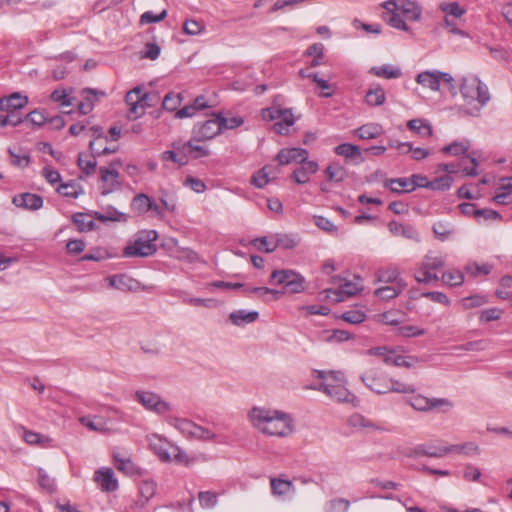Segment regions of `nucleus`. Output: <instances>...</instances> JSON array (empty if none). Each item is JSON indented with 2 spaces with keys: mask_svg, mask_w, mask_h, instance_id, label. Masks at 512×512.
<instances>
[{
  "mask_svg": "<svg viewBox=\"0 0 512 512\" xmlns=\"http://www.w3.org/2000/svg\"><path fill=\"white\" fill-rule=\"evenodd\" d=\"M247 418L254 429L266 436L285 438L295 430L292 415L282 410L253 406Z\"/></svg>",
  "mask_w": 512,
  "mask_h": 512,
  "instance_id": "obj_1",
  "label": "nucleus"
},
{
  "mask_svg": "<svg viewBox=\"0 0 512 512\" xmlns=\"http://www.w3.org/2000/svg\"><path fill=\"white\" fill-rule=\"evenodd\" d=\"M382 19L391 28L411 33L410 23L423 18V6L417 0H386L381 4Z\"/></svg>",
  "mask_w": 512,
  "mask_h": 512,
  "instance_id": "obj_2",
  "label": "nucleus"
},
{
  "mask_svg": "<svg viewBox=\"0 0 512 512\" xmlns=\"http://www.w3.org/2000/svg\"><path fill=\"white\" fill-rule=\"evenodd\" d=\"M312 376L322 380L318 385L307 386V389L323 392L337 402H352L355 396L346 388V379L342 371L313 370Z\"/></svg>",
  "mask_w": 512,
  "mask_h": 512,
  "instance_id": "obj_3",
  "label": "nucleus"
},
{
  "mask_svg": "<svg viewBox=\"0 0 512 512\" xmlns=\"http://www.w3.org/2000/svg\"><path fill=\"white\" fill-rule=\"evenodd\" d=\"M459 90L467 104H472L475 101L478 103V106L467 110L466 113L473 117H479L482 108L491 99L488 86L477 75H469L461 78Z\"/></svg>",
  "mask_w": 512,
  "mask_h": 512,
  "instance_id": "obj_4",
  "label": "nucleus"
},
{
  "mask_svg": "<svg viewBox=\"0 0 512 512\" xmlns=\"http://www.w3.org/2000/svg\"><path fill=\"white\" fill-rule=\"evenodd\" d=\"M330 283L333 287L323 290L320 295L335 303L345 301L347 298L355 296L364 288L363 279L359 275H353L352 278L338 275L332 276Z\"/></svg>",
  "mask_w": 512,
  "mask_h": 512,
  "instance_id": "obj_5",
  "label": "nucleus"
},
{
  "mask_svg": "<svg viewBox=\"0 0 512 512\" xmlns=\"http://www.w3.org/2000/svg\"><path fill=\"white\" fill-rule=\"evenodd\" d=\"M158 234L155 230H142L135 234L123 249L124 257H149L157 251Z\"/></svg>",
  "mask_w": 512,
  "mask_h": 512,
  "instance_id": "obj_6",
  "label": "nucleus"
},
{
  "mask_svg": "<svg viewBox=\"0 0 512 512\" xmlns=\"http://www.w3.org/2000/svg\"><path fill=\"white\" fill-rule=\"evenodd\" d=\"M445 265V257L433 251H429L423 258L420 267L415 272V279L419 283L437 282L438 270Z\"/></svg>",
  "mask_w": 512,
  "mask_h": 512,
  "instance_id": "obj_7",
  "label": "nucleus"
},
{
  "mask_svg": "<svg viewBox=\"0 0 512 512\" xmlns=\"http://www.w3.org/2000/svg\"><path fill=\"white\" fill-rule=\"evenodd\" d=\"M407 404L419 412L437 411L447 413L453 409L454 404L448 398H428L422 394H416L407 399Z\"/></svg>",
  "mask_w": 512,
  "mask_h": 512,
  "instance_id": "obj_8",
  "label": "nucleus"
},
{
  "mask_svg": "<svg viewBox=\"0 0 512 512\" xmlns=\"http://www.w3.org/2000/svg\"><path fill=\"white\" fill-rule=\"evenodd\" d=\"M415 81L422 87L430 89L433 92L440 90L441 82L447 84L451 90L456 89L453 76L439 70L422 71L416 75Z\"/></svg>",
  "mask_w": 512,
  "mask_h": 512,
  "instance_id": "obj_9",
  "label": "nucleus"
},
{
  "mask_svg": "<svg viewBox=\"0 0 512 512\" xmlns=\"http://www.w3.org/2000/svg\"><path fill=\"white\" fill-rule=\"evenodd\" d=\"M134 399L146 410L160 416L172 411L171 404L163 400L159 394L152 391L137 390L134 394Z\"/></svg>",
  "mask_w": 512,
  "mask_h": 512,
  "instance_id": "obj_10",
  "label": "nucleus"
},
{
  "mask_svg": "<svg viewBox=\"0 0 512 512\" xmlns=\"http://www.w3.org/2000/svg\"><path fill=\"white\" fill-rule=\"evenodd\" d=\"M221 133L219 119L215 116L203 122H197L192 130L195 141H206L215 138Z\"/></svg>",
  "mask_w": 512,
  "mask_h": 512,
  "instance_id": "obj_11",
  "label": "nucleus"
},
{
  "mask_svg": "<svg viewBox=\"0 0 512 512\" xmlns=\"http://www.w3.org/2000/svg\"><path fill=\"white\" fill-rule=\"evenodd\" d=\"M132 210L138 215L151 213L152 216L162 219L164 214L161 207L156 204L148 195L139 193L135 195L131 202Z\"/></svg>",
  "mask_w": 512,
  "mask_h": 512,
  "instance_id": "obj_12",
  "label": "nucleus"
},
{
  "mask_svg": "<svg viewBox=\"0 0 512 512\" xmlns=\"http://www.w3.org/2000/svg\"><path fill=\"white\" fill-rule=\"evenodd\" d=\"M120 160L113 161L108 167L101 166L99 168L100 179L103 182L102 194L107 195L120 187L119 172L115 169V165H120Z\"/></svg>",
  "mask_w": 512,
  "mask_h": 512,
  "instance_id": "obj_13",
  "label": "nucleus"
},
{
  "mask_svg": "<svg viewBox=\"0 0 512 512\" xmlns=\"http://www.w3.org/2000/svg\"><path fill=\"white\" fill-rule=\"evenodd\" d=\"M362 382L371 391L377 394H385L389 392V379L382 373L371 370L361 376Z\"/></svg>",
  "mask_w": 512,
  "mask_h": 512,
  "instance_id": "obj_14",
  "label": "nucleus"
},
{
  "mask_svg": "<svg viewBox=\"0 0 512 512\" xmlns=\"http://www.w3.org/2000/svg\"><path fill=\"white\" fill-rule=\"evenodd\" d=\"M477 166H478L477 160L475 158L471 157L468 159H466V158L462 159L460 161V163H458V164H455V163L439 164L437 169L439 171L447 172L448 173L447 175L457 173L458 171L461 170L467 176H475L477 174Z\"/></svg>",
  "mask_w": 512,
  "mask_h": 512,
  "instance_id": "obj_15",
  "label": "nucleus"
},
{
  "mask_svg": "<svg viewBox=\"0 0 512 512\" xmlns=\"http://www.w3.org/2000/svg\"><path fill=\"white\" fill-rule=\"evenodd\" d=\"M147 441L150 449L156 454L159 459L163 462L171 461L172 443L167 441L164 437L159 434H151L147 436Z\"/></svg>",
  "mask_w": 512,
  "mask_h": 512,
  "instance_id": "obj_16",
  "label": "nucleus"
},
{
  "mask_svg": "<svg viewBox=\"0 0 512 512\" xmlns=\"http://www.w3.org/2000/svg\"><path fill=\"white\" fill-rule=\"evenodd\" d=\"M108 286L113 289H117L123 292L126 291H138L141 288V283L130 277L127 274H115L106 278Z\"/></svg>",
  "mask_w": 512,
  "mask_h": 512,
  "instance_id": "obj_17",
  "label": "nucleus"
},
{
  "mask_svg": "<svg viewBox=\"0 0 512 512\" xmlns=\"http://www.w3.org/2000/svg\"><path fill=\"white\" fill-rule=\"evenodd\" d=\"M271 493L276 498H285L295 494L296 488L292 481L284 475L270 478Z\"/></svg>",
  "mask_w": 512,
  "mask_h": 512,
  "instance_id": "obj_18",
  "label": "nucleus"
},
{
  "mask_svg": "<svg viewBox=\"0 0 512 512\" xmlns=\"http://www.w3.org/2000/svg\"><path fill=\"white\" fill-rule=\"evenodd\" d=\"M94 481L104 492H114L118 489V480L111 468H101L95 471Z\"/></svg>",
  "mask_w": 512,
  "mask_h": 512,
  "instance_id": "obj_19",
  "label": "nucleus"
},
{
  "mask_svg": "<svg viewBox=\"0 0 512 512\" xmlns=\"http://www.w3.org/2000/svg\"><path fill=\"white\" fill-rule=\"evenodd\" d=\"M12 203L25 210L37 211L43 206V198L34 193H21L12 198Z\"/></svg>",
  "mask_w": 512,
  "mask_h": 512,
  "instance_id": "obj_20",
  "label": "nucleus"
},
{
  "mask_svg": "<svg viewBox=\"0 0 512 512\" xmlns=\"http://www.w3.org/2000/svg\"><path fill=\"white\" fill-rule=\"evenodd\" d=\"M261 116L264 120L274 121L279 120L286 123L290 127L294 125L295 118L292 109L281 108V107H269L265 108L261 112Z\"/></svg>",
  "mask_w": 512,
  "mask_h": 512,
  "instance_id": "obj_21",
  "label": "nucleus"
},
{
  "mask_svg": "<svg viewBox=\"0 0 512 512\" xmlns=\"http://www.w3.org/2000/svg\"><path fill=\"white\" fill-rule=\"evenodd\" d=\"M81 95L82 100L78 104V111L82 115H87L93 110L99 97L105 96V92L92 88H85L82 90Z\"/></svg>",
  "mask_w": 512,
  "mask_h": 512,
  "instance_id": "obj_22",
  "label": "nucleus"
},
{
  "mask_svg": "<svg viewBox=\"0 0 512 512\" xmlns=\"http://www.w3.org/2000/svg\"><path fill=\"white\" fill-rule=\"evenodd\" d=\"M308 156L309 153L304 148H286L278 152L277 160L281 165H286L292 162H305L308 159Z\"/></svg>",
  "mask_w": 512,
  "mask_h": 512,
  "instance_id": "obj_23",
  "label": "nucleus"
},
{
  "mask_svg": "<svg viewBox=\"0 0 512 512\" xmlns=\"http://www.w3.org/2000/svg\"><path fill=\"white\" fill-rule=\"evenodd\" d=\"M173 148L185 154L187 161L189 158L198 159L209 155V150L205 146L196 145L192 141L173 143Z\"/></svg>",
  "mask_w": 512,
  "mask_h": 512,
  "instance_id": "obj_24",
  "label": "nucleus"
},
{
  "mask_svg": "<svg viewBox=\"0 0 512 512\" xmlns=\"http://www.w3.org/2000/svg\"><path fill=\"white\" fill-rule=\"evenodd\" d=\"M392 325L391 331L399 337H418L425 333V329L412 324L411 322H389Z\"/></svg>",
  "mask_w": 512,
  "mask_h": 512,
  "instance_id": "obj_25",
  "label": "nucleus"
},
{
  "mask_svg": "<svg viewBox=\"0 0 512 512\" xmlns=\"http://www.w3.org/2000/svg\"><path fill=\"white\" fill-rule=\"evenodd\" d=\"M28 104V97L19 92H14L8 97L0 99V110L6 112H14L20 110Z\"/></svg>",
  "mask_w": 512,
  "mask_h": 512,
  "instance_id": "obj_26",
  "label": "nucleus"
},
{
  "mask_svg": "<svg viewBox=\"0 0 512 512\" xmlns=\"http://www.w3.org/2000/svg\"><path fill=\"white\" fill-rule=\"evenodd\" d=\"M389 231L396 236H403L407 239L419 242L420 235L417 229L410 224H402L397 221H390L388 223Z\"/></svg>",
  "mask_w": 512,
  "mask_h": 512,
  "instance_id": "obj_27",
  "label": "nucleus"
},
{
  "mask_svg": "<svg viewBox=\"0 0 512 512\" xmlns=\"http://www.w3.org/2000/svg\"><path fill=\"white\" fill-rule=\"evenodd\" d=\"M300 163L302 166L293 172L292 178L298 184H305L309 181V176L318 171L319 166L316 161H308V159L305 162Z\"/></svg>",
  "mask_w": 512,
  "mask_h": 512,
  "instance_id": "obj_28",
  "label": "nucleus"
},
{
  "mask_svg": "<svg viewBox=\"0 0 512 512\" xmlns=\"http://www.w3.org/2000/svg\"><path fill=\"white\" fill-rule=\"evenodd\" d=\"M386 93L378 83L370 85L365 95V103L370 107H378L385 103Z\"/></svg>",
  "mask_w": 512,
  "mask_h": 512,
  "instance_id": "obj_29",
  "label": "nucleus"
},
{
  "mask_svg": "<svg viewBox=\"0 0 512 512\" xmlns=\"http://www.w3.org/2000/svg\"><path fill=\"white\" fill-rule=\"evenodd\" d=\"M369 73L384 79H397L402 76L401 68L392 64L373 66L369 69Z\"/></svg>",
  "mask_w": 512,
  "mask_h": 512,
  "instance_id": "obj_30",
  "label": "nucleus"
},
{
  "mask_svg": "<svg viewBox=\"0 0 512 512\" xmlns=\"http://www.w3.org/2000/svg\"><path fill=\"white\" fill-rule=\"evenodd\" d=\"M407 288L406 282H397L394 285H386L379 287L375 290L374 294L376 297L382 300H390L397 297L400 293H402Z\"/></svg>",
  "mask_w": 512,
  "mask_h": 512,
  "instance_id": "obj_31",
  "label": "nucleus"
},
{
  "mask_svg": "<svg viewBox=\"0 0 512 512\" xmlns=\"http://www.w3.org/2000/svg\"><path fill=\"white\" fill-rule=\"evenodd\" d=\"M383 133V127L378 123H367L353 131V134L362 140L375 139Z\"/></svg>",
  "mask_w": 512,
  "mask_h": 512,
  "instance_id": "obj_32",
  "label": "nucleus"
},
{
  "mask_svg": "<svg viewBox=\"0 0 512 512\" xmlns=\"http://www.w3.org/2000/svg\"><path fill=\"white\" fill-rule=\"evenodd\" d=\"M384 187L389 188L393 193H398V194L413 192V185L411 183V177L386 179L384 182Z\"/></svg>",
  "mask_w": 512,
  "mask_h": 512,
  "instance_id": "obj_33",
  "label": "nucleus"
},
{
  "mask_svg": "<svg viewBox=\"0 0 512 512\" xmlns=\"http://www.w3.org/2000/svg\"><path fill=\"white\" fill-rule=\"evenodd\" d=\"M335 154L339 156H343L346 159L355 160L357 163L362 161V153L359 146L350 144V143H342L337 145L334 148Z\"/></svg>",
  "mask_w": 512,
  "mask_h": 512,
  "instance_id": "obj_34",
  "label": "nucleus"
},
{
  "mask_svg": "<svg viewBox=\"0 0 512 512\" xmlns=\"http://www.w3.org/2000/svg\"><path fill=\"white\" fill-rule=\"evenodd\" d=\"M95 218L100 222H124L127 220L125 213L120 212L112 206H108L101 212H95Z\"/></svg>",
  "mask_w": 512,
  "mask_h": 512,
  "instance_id": "obj_35",
  "label": "nucleus"
},
{
  "mask_svg": "<svg viewBox=\"0 0 512 512\" xmlns=\"http://www.w3.org/2000/svg\"><path fill=\"white\" fill-rule=\"evenodd\" d=\"M432 230L435 237L441 242L450 240L455 231L453 224L447 221L435 222Z\"/></svg>",
  "mask_w": 512,
  "mask_h": 512,
  "instance_id": "obj_36",
  "label": "nucleus"
},
{
  "mask_svg": "<svg viewBox=\"0 0 512 512\" xmlns=\"http://www.w3.org/2000/svg\"><path fill=\"white\" fill-rule=\"evenodd\" d=\"M448 454H464L466 456L479 455L480 448L477 443L469 441L462 444L449 445Z\"/></svg>",
  "mask_w": 512,
  "mask_h": 512,
  "instance_id": "obj_37",
  "label": "nucleus"
},
{
  "mask_svg": "<svg viewBox=\"0 0 512 512\" xmlns=\"http://www.w3.org/2000/svg\"><path fill=\"white\" fill-rule=\"evenodd\" d=\"M416 454L432 458H442L448 454V446H437L434 444L420 445L416 448Z\"/></svg>",
  "mask_w": 512,
  "mask_h": 512,
  "instance_id": "obj_38",
  "label": "nucleus"
},
{
  "mask_svg": "<svg viewBox=\"0 0 512 512\" xmlns=\"http://www.w3.org/2000/svg\"><path fill=\"white\" fill-rule=\"evenodd\" d=\"M378 282L385 283L387 285H394L397 282H405L400 276L397 268H385L377 271Z\"/></svg>",
  "mask_w": 512,
  "mask_h": 512,
  "instance_id": "obj_39",
  "label": "nucleus"
},
{
  "mask_svg": "<svg viewBox=\"0 0 512 512\" xmlns=\"http://www.w3.org/2000/svg\"><path fill=\"white\" fill-rule=\"evenodd\" d=\"M212 116H215L219 119L221 132L223 130H232L238 128L243 125L244 119L241 116H233L227 118L224 116L223 112H213Z\"/></svg>",
  "mask_w": 512,
  "mask_h": 512,
  "instance_id": "obj_40",
  "label": "nucleus"
},
{
  "mask_svg": "<svg viewBox=\"0 0 512 512\" xmlns=\"http://www.w3.org/2000/svg\"><path fill=\"white\" fill-rule=\"evenodd\" d=\"M409 130L415 132L422 137H430L433 133L432 127L427 120L424 119H412L407 122Z\"/></svg>",
  "mask_w": 512,
  "mask_h": 512,
  "instance_id": "obj_41",
  "label": "nucleus"
},
{
  "mask_svg": "<svg viewBox=\"0 0 512 512\" xmlns=\"http://www.w3.org/2000/svg\"><path fill=\"white\" fill-rule=\"evenodd\" d=\"M353 334L347 330L335 329L326 330L322 334V339L329 343H342L351 339Z\"/></svg>",
  "mask_w": 512,
  "mask_h": 512,
  "instance_id": "obj_42",
  "label": "nucleus"
},
{
  "mask_svg": "<svg viewBox=\"0 0 512 512\" xmlns=\"http://www.w3.org/2000/svg\"><path fill=\"white\" fill-rule=\"evenodd\" d=\"M114 465L117 470L125 473L126 475L133 476L139 474V468L129 458H122L119 455H114Z\"/></svg>",
  "mask_w": 512,
  "mask_h": 512,
  "instance_id": "obj_43",
  "label": "nucleus"
},
{
  "mask_svg": "<svg viewBox=\"0 0 512 512\" xmlns=\"http://www.w3.org/2000/svg\"><path fill=\"white\" fill-rule=\"evenodd\" d=\"M271 166H264L253 174L250 183L256 188H263L271 181Z\"/></svg>",
  "mask_w": 512,
  "mask_h": 512,
  "instance_id": "obj_44",
  "label": "nucleus"
},
{
  "mask_svg": "<svg viewBox=\"0 0 512 512\" xmlns=\"http://www.w3.org/2000/svg\"><path fill=\"white\" fill-rule=\"evenodd\" d=\"M274 238H275L274 242H275L276 249L278 247H280L282 249H286V250L293 249L294 247L297 246V244L299 242L298 237L294 234L278 233V234H275Z\"/></svg>",
  "mask_w": 512,
  "mask_h": 512,
  "instance_id": "obj_45",
  "label": "nucleus"
},
{
  "mask_svg": "<svg viewBox=\"0 0 512 512\" xmlns=\"http://www.w3.org/2000/svg\"><path fill=\"white\" fill-rule=\"evenodd\" d=\"M244 291L248 294H254L257 297L263 299H278V297L281 295L280 291L267 287L247 286L245 287Z\"/></svg>",
  "mask_w": 512,
  "mask_h": 512,
  "instance_id": "obj_46",
  "label": "nucleus"
},
{
  "mask_svg": "<svg viewBox=\"0 0 512 512\" xmlns=\"http://www.w3.org/2000/svg\"><path fill=\"white\" fill-rule=\"evenodd\" d=\"M325 174L329 181L341 182L346 176V169L339 162H332L325 169Z\"/></svg>",
  "mask_w": 512,
  "mask_h": 512,
  "instance_id": "obj_47",
  "label": "nucleus"
},
{
  "mask_svg": "<svg viewBox=\"0 0 512 512\" xmlns=\"http://www.w3.org/2000/svg\"><path fill=\"white\" fill-rule=\"evenodd\" d=\"M168 423L171 426L175 427L180 433H182L187 438H189L194 425V422L191 420L177 417L169 418Z\"/></svg>",
  "mask_w": 512,
  "mask_h": 512,
  "instance_id": "obj_48",
  "label": "nucleus"
},
{
  "mask_svg": "<svg viewBox=\"0 0 512 512\" xmlns=\"http://www.w3.org/2000/svg\"><path fill=\"white\" fill-rule=\"evenodd\" d=\"M189 438L201 441H212L216 439V434L210 429L194 423Z\"/></svg>",
  "mask_w": 512,
  "mask_h": 512,
  "instance_id": "obj_49",
  "label": "nucleus"
},
{
  "mask_svg": "<svg viewBox=\"0 0 512 512\" xmlns=\"http://www.w3.org/2000/svg\"><path fill=\"white\" fill-rule=\"evenodd\" d=\"M442 282L448 286H460L464 282V275L458 269L448 270L442 274Z\"/></svg>",
  "mask_w": 512,
  "mask_h": 512,
  "instance_id": "obj_50",
  "label": "nucleus"
},
{
  "mask_svg": "<svg viewBox=\"0 0 512 512\" xmlns=\"http://www.w3.org/2000/svg\"><path fill=\"white\" fill-rule=\"evenodd\" d=\"M293 270L283 269L274 270L271 273L270 279L277 285H282L285 290L289 284V281L293 278Z\"/></svg>",
  "mask_w": 512,
  "mask_h": 512,
  "instance_id": "obj_51",
  "label": "nucleus"
},
{
  "mask_svg": "<svg viewBox=\"0 0 512 512\" xmlns=\"http://www.w3.org/2000/svg\"><path fill=\"white\" fill-rule=\"evenodd\" d=\"M454 179L451 175H443L430 180L429 190L446 191L449 190Z\"/></svg>",
  "mask_w": 512,
  "mask_h": 512,
  "instance_id": "obj_52",
  "label": "nucleus"
},
{
  "mask_svg": "<svg viewBox=\"0 0 512 512\" xmlns=\"http://www.w3.org/2000/svg\"><path fill=\"white\" fill-rule=\"evenodd\" d=\"M493 266L489 263L478 264L476 262H470L465 266L467 274L477 277L479 275H488L492 271Z\"/></svg>",
  "mask_w": 512,
  "mask_h": 512,
  "instance_id": "obj_53",
  "label": "nucleus"
},
{
  "mask_svg": "<svg viewBox=\"0 0 512 512\" xmlns=\"http://www.w3.org/2000/svg\"><path fill=\"white\" fill-rule=\"evenodd\" d=\"M469 149L468 142L454 141L448 145L442 147L441 151L445 154H450L453 156H461L466 154Z\"/></svg>",
  "mask_w": 512,
  "mask_h": 512,
  "instance_id": "obj_54",
  "label": "nucleus"
},
{
  "mask_svg": "<svg viewBox=\"0 0 512 512\" xmlns=\"http://www.w3.org/2000/svg\"><path fill=\"white\" fill-rule=\"evenodd\" d=\"M330 313V309L325 305H306L300 307V316L308 317L314 315L327 316Z\"/></svg>",
  "mask_w": 512,
  "mask_h": 512,
  "instance_id": "obj_55",
  "label": "nucleus"
},
{
  "mask_svg": "<svg viewBox=\"0 0 512 512\" xmlns=\"http://www.w3.org/2000/svg\"><path fill=\"white\" fill-rule=\"evenodd\" d=\"M50 98L52 101L59 103L62 107H69L73 104V97L66 89H55Z\"/></svg>",
  "mask_w": 512,
  "mask_h": 512,
  "instance_id": "obj_56",
  "label": "nucleus"
},
{
  "mask_svg": "<svg viewBox=\"0 0 512 512\" xmlns=\"http://www.w3.org/2000/svg\"><path fill=\"white\" fill-rule=\"evenodd\" d=\"M349 424L354 428H360V429H381L379 426H377L375 423H373L371 420L365 418L361 414H353L349 418Z\"/></svg>",
  "mask_w": 512,
  "mask_h": 512,
  "instance_id": "obj_57",
  "label": "nucleus"
},
{
  "mask_svg": "<svg viewBox=\"0 0 512 512\" xmlns=\"http://www.w3.org/2000/svg\"><path fill=\"white\" fill-rule=\"evenodd\" d=\"M250 244L260 252L271 253L276 250L275 242L268 240L266 236L253 239Z\"/></svg>",
  "mask_w": 512,
  "mask_h": 512,
  "instance_id": "obj_58",
  "label": "nucleus"
},
{
  "mask_svg": "<svg viewBox=\"0 0 512 512\" xmlns=\"http://www.w3.org/2000/svg\"><path fill=\"white\" fill-rule=\"evenodd\" d=\"M161 159L164 162L171 161L173 163L178 164L179 166H184L187 164V159H186L185 154H182L180 151H178L176 149L164 151L161 154Z\"/></svg>",
  "mask_w": 512,
  "mask_h": 512,
  "instance_id": "obj_59",
  "label": "nucleus"
},
{
  "mask_svg": "<svg viewBox=\"0 0 512 512\" xmlns=\"http://www.w3.org/2000/svg\"><path fill=\"white\" fill-rule=\"evenodd\" d=\"M440 8L448 18H460L465 13V10L457 2L441 4Z\"/></svg>",
  "mask_w": 512,
  "mask_h": 512,
  "instance_id": "obj_60",
  "label": "nucleus"
},
{
  "mask_svg": "<svg viewBox=\"0 0 512 512\" xmlns=\"http://www.w3.org/2000/svg\"><path fill=\"white\" fill-rule=\"evenodd\" d=\"M78 166L86 175L92 174L97 166L96 154L92 153V156L88 158H83L80 154L78 157Z\"/></svg>",
  "mask_w": 512,
  "mask_h": 512,
  "instance_id": "obj_61",
  "label": "nucleus"
},
{
  "mask_svg": "<svg viewBox=\"0 0 512 512\" xmlns=\"http://www.w3.org/2000/svg\"><path fill=\"white\" fill-rule=\"evenodd\" d=\"M350 502L344 498H336L330 500L326 504V512H348Z\"/></svg>",
  "mask_w": 512,
  "mask_h": 512,
  "instance_id": "obj_62",
  "label": "nucleus"
},
{
  "mask_svg": "<svg viewBox=\"0 0 512 512\" xmlns=\"http://www.w3.org/2000/svg\"><path fill=\"white\" fill-rule=\"evenodd\" d=\"M217 498V494L212 491H203L198 495L200 505L204 509H211L215 507L218 501Z\"/></svg>",
  "mask_w": 512,
  "mask_h": 512,
  "instance_id": "obj_63",
  "label": "nucleus"
},
{
  "mask_svg": "<svg viewBox=\"0 0 512 512\" xmlns=\"http://www.w3.org/2000/svg\"><path fill=\"white\" fill-rule=\"evenodd\" d=\"M57 192L64 197L77 198L80 193V186L74 182L63 183L57 188Z\"/></svg>",
  "mask_w": 512,
  "mask_h": 512,
  "instance_id": "obj_64",
  "label": "nucleus"
}]
</instances>
